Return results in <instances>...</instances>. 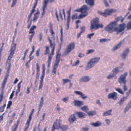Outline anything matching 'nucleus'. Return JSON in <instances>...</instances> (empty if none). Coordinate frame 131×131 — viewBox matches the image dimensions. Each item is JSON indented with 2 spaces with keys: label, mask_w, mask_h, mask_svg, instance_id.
<instances>
[{
  "label": "nucleus",
  "mask_w": 131,
  "mask_h": 131,
  "mask_svg": "<svg viewBox=\"0 0 131 131\" xmlns=\"http://www.w3.org/2000/svg\"><path fill=\"white\" fill-rule=\"evenodd\" d=\"M117 25L116 21L112 22L107 25L105 28L104 29L110 33H112L114 31L119 32L125 29L126 26L125 23L120 24L118 27H116Z\"/></svg>",
  "instance_id": "nucleus-1"
},
{
  "label": "nucleus",
  "mask_w": 131,
  "mask_h": 131,
  "mask_svg": "<svg viewBox=\"0 0 131 131\" xmlns=\"http://www.w3.org/2000/svg\"><path fill=\"white\" fill-rule=\"evenodd\" d=\"M99 19L97 18L94 19L91 23L90 29L96 30L99 28H102L103 26L102 24H99Z\"/></svg>",
  "instance_id": "nucleus-2"
},
{
  "label": "nucleus",
  "mask_w": 131,
  "mask_h": 131,
  "mask_svg": "<svg viewBox=\"0 0 131 131\" xmlns=\"http://www.w3.org/2000/svg\"><path fill=\"white\" fill-rule=\"evenodd\" d=\"M100 58L99 57H95L92 59L88 62L85 69L88 70L93 67L95 64L98 62Z\"/></svg>",
  "instance_id": "nucleus-3"
},
{
  "label": "nucleus",
  "mask_w": 131,
  "mask_h": 131,
  "mask_svg": "<svg viewBox=\"0 0 131 131\" xmlns=\"http://www.w3.org/2000/svg\"><path fill=\"white\" fill-rule=\"evenodd\" d=\"M59 50L60 49H59L58 51L56 52V60L53 68L52 72L54 74L56 73V69L58 67L60 59V54L59 52Z\"/></svg>",
  "instance_id": "nucleus-4"
},
{
  "label": "nucleus",
  "mask_w": 131,
  "mask_h": 131,
  "mask_svg": "<svg viewBox=\"0 0 131 131\" xmlns=\"http://www.w3.org/2000/svg\"><path fill=\"white\" fill-rule=\"evenodd\" d=\"M82 13H85V14H80L78 17L79 19H81L84 17L88 14L87 11L89 10L90 8L87 7L86 5H83L81 8Z\"/></svg>",
  "instance_id": "nucleus-5"
},
{
  "label": "nucleus",
  "mask_w": 131,
  "mask_h": 131,
  "mask_svg": "<svg viewBox=\"0 0 131 131\" xmlns=\"http://www.w3.org/2000/svg\"><path fill=\"white\" fill-rule=\"evenodd\" d=\"M16 43L14 44V40L12 41V45L11 46L10 49L9 51L10 53L9 55L8 56L7 59V62H8L10 61L11 58L13 57V54L14 53L15 51L16 50Z\"/></svg>",
  "instance_id": "nucleus-6"
},
{
  "label": "nucleus",
  "mask_w": 131,
  "mask_h": 131,
  "mask_svg": "<svg viewBox=\"0 0 131 131\" xmlns=\"http://www.w3.org/2000/svg\"><path fill=\"white\" fill-rule=\"evenodd\" d=\"M127 75V72H126L123 74H121L118 79V81L120 84L123 83L124 84H126L127 81L126 80V77Z\"/></svg>",
  "instance_id": "nucleus-7"
},
{
  "label": "nucleus",
  "mask_w": 131,
  "mask_h": 131,
  "mask_svg": "<svg viewBox=\"0 0 131 131\" xmlns=\"http://www.w3.org/2000/svg\"><path fill=\"white\" fill-rule=\"evenodd\" d=\"M58 119H56L55 122L52 125L51 131H54L55 129H58L60 128L61 126H60L61 124L60 123V119H59V121L58 122Z\"/></svg>",
  "instance_id": "nucleus-8"
},
{
  "label": "nucleus",
  "mask_w": 131,
  "mask_h": 131,
  "mask_svg": "<svg viewBox=\"0 0 131 131\" xmlns=\"http://www.w3.org/2000/svg\"><path fill=\"white\" fill-rule=\"evenodd\" d=\"M74 48V45L73 43L70 44L67 47V49L64 52V54L65 55L68 54Z\"/></svg>",
  "instance_id": "nucleus-9"
},
{
  "label": "nucleus",
  "mask_w": 131,
  "mask_h": 131,
  "mask_svg": "<svg viewBox=\"0 0 131 131\" xmlns=\"http://www.w3.org/2000/svg\"><path fill=\"white\" fill-rule=\"evenodd\" d=\"M91 79V77L88 75H84L79 80V81L81 82H88Z\"/></svg>",
  "instance_id": "nucleus-10"
},
{
  "label": "nucleus",
  "mask_w": 131,
  "mask_h": 131,
  "mask_svg": "<svg viewBox=\"0 0 131 131\" xmlns=\"http://www.w3.org/2000/svg\"><path fill=\"white\" fill-rule=\"evenodd\" d=\"M117 93L115 92L109 93L108 95V97L109 99H112L114 100H116L118 98Z\"/></svg>",
  "instance_id": "nucleus-11"
},
{
  "label": "nucleus",
  "mask_w": 131,
  "mask_h": 131,
  "mask_svg": "<svg viewBox=\"0 0 131 131\" xmlns=\"http://www.w3.org/2000/svg\"><path fill=\"white\" fill-rule=\"evenodd\" d=\"M129 51V49H127L124 50L121 55L122 59L125 60L126 59V57L128 55Z\"/></svg>",
  "instance_id": "nucleus-12"
},
{
  "label": "nucleus",
  "mask_w": 131,
  "mask_h": 131,
  "mask_svg": "<svg viewBox=\"0 0 131 131\" xmlns=\"http://www.w3.org/2000/svg\"><path fill=\"white\" fill-rule=\"evenodd\" d=\"M73 103L75 106L78 107L81 106L84 104V103L83 101L77 100L74 101Z\"/></svg>",
  "instance_id": "nucleus-13"
},
{
  "label": "nucleus",
  "mask_w": 131,
  "mask_h": 131,
  "mask_svg": "<svg viewBox=\"0 0 131 131\" xmlns=\"http://www.w3.org/2000/svg\"><path fill=\"white\" fill-rule=\"evenodd\" d=\"M116 11V9H107L105 10L106 16L110 15L112 13H114Z\"/></svg>",
  "instance_id": "nucleus-14"
},
{
  "label": "nucleus",
  "mask_w": 131,
  "mask_h": 131,
  "mask_svg": "<svg viewBox=\"0 0 131 131\" xmlns=\"http://www.w3.org/2000/svg\"><path fill=\"white\" fill-rule=\"evenodd\" d=\"M77 118L74 114L71 115L69 117V121L70 124H72L74 121H76Z\"/></svg>",
  "instance_id": "nucleus-15"
},
{
  "label": "nucleus",
  "mask_w": 131,
  "mask_h": 131,
  "mask_svg": "<svg viewBox=\"0 0 131 131\" xmlns=\"http://www.w3.org/2000/svg\"><path fill=\"white\" fill-rule=\"evenodd\" d=\"M74 92L76 94H77L79 95H80V97L83 99H85L87 97V96H85V94H83L82 92H81L78 91H74Z\"/></svg>",
  "instance_id": "nucleus-16"
},
{
  "label": "nucleus",
  "mask_w": 131,
  "mask_h": 131,
  "mask_svg": "<svg viewBox=\"0 0 131 131\" xmlns=\"http://www.w3.org/2000/svg\"><path fill=\"white\" fill-rule=\"evenodd\" d=\"M112 110L111 109L107 110L103 112V116H107L112 115Z\"/></svg>",
  "instance_id": "nucleus-17"
},
{
  "label": "nucleus",
  "mask_w": 131,
  "mask_h": 131,
  "mask_svg": "<svg viewBox=\"0 0 131 131\" xmlns=\"http://www.w3.org/2000/svg\"><path fill=\"white\" fill-rule=\"evenodd\" d=\"M43 103V97L42 96L41 98L40 101L38 105V111H40L41 109Z\"/></svg>",
  "instance_id": "nucleus-18"
},
{
  "label": "nucleus",
  "mask_w": 131,
  "mask_h": 131,
  "mask_svg": "<svg viewBox=\"0 0 131 131\" xmlns=\"http://www.w3.org/2000/svg\"><path fill=\"white\" fill-rule=\"evenodd\" d=\"M119 68L118 67H116L114 68L112 70L111 73L115 76L119 72Z\"/></svg>",
  "instance_id": "nucleus-19"
},
{
  "label": "nucleus",
  "mask_w": 131,
  "mask_h": 131,
  "mask_svg": "<svg viewBox=\"0 0 131 131\" xmlns=\"http://www.w3.org/2000/svg\"><path fill=\"white\" fill-rule=\"evenodd\" d=\"M127 99V97H123L118 102V103L120 106H121L123 104L124 102Z\"/></svg>",
  "instance_id": "nucleus-20"
},
{
  "label": "nucleus",
  "mask_w": 131,
  "mask_h": 131,
  "mask_svg": "<svg viewBox=\"0 0 131 131\" xmlns=\"http://www.w3.org/2000/svg\"><path fill=\"white\" fill-rule=\"evenodd\" d=\"M79 117L80 118H84L85 116V114L81 112H77L76 113Z\"/></svg>",
  "instance_id": "nucleus-21"
},
{
  "label": "nucleus",
  "mask_w": 131,
  "mask_h": 131,
  "mask_svg": "<svg viewBox=\"0 0 131 131\" xmlns=\"http://www.w3.org/2000/svg\"><path fill=\"white\" fill-rule=\"evenodd\" d=\"M85 3L90 6H93L94 4V0H85Z\"/></svg>",
  "instance_id": "nucleus-22"
},
{
  "label": "nucleus",
  "mask_w": 131,
  "mask_h": 131,
  "mask_svg": "<svg viewBox=\"0 0 131 131\" xmlns=\"http://www.w3.org/2000/svg\"><path fill=\"white\" fill-rule=\"evenodd\" d=\"M46 5V3L45 1V4L43 3V5L42 6V12L41 13V17H42L45 14V8L46 7H47Z\"/></svg>",
  "instance_id": "nucleus-23"
},
{
  "label": "nucleus",
  "mask_w": 131,
  "mask_h": 131,
  "mask_svg": "<svg viewBox=\"0 0 131 131\" xmlns=\"http://www.w3.org/2000/svg\"><path fill=\"white\" fill-rule=\"evenodd\" d=\"M91 124L94 127H98L101 125V123L99 121H97L95 123H91Z\"/></svg>",
  "instance_id": "nucleus-24"
},
{
  "label": "nucleus",
  "mask_w": 131,
  "mask_h": 131,
  "mask_svg": "<svg viewBox=\"0 0 131 131\" xmlns=\"http://www.w3.org/2000/svg\"><path fill=\"white\" fill-rule=\"evenodd\" d=\"M54 47L53 46L51 50V53L48 55V58L52 59V57L54 54Z\"/></svg>",
  "instance_id": "nucleus-25"
},
{
  "label": "nucleus",
  "mask_w": 131,
  "mask_h": 131,
  "mask_svg": "<svg viewBox=\"0 0 131 131\" xmlns=\"http://www.w3.org/2000/svg\"><path fill=\"white\" fill-rule=\"evenodd\" d=\"M39 11L38 10H37L36 13L34 14V18L33 19V20L34 21H36V20L38 18L39 16Z\"/></svg>",
  "instance_id": "nucleus-26"
},
{
  "label": "nucleus",
  "mask_w": 131,
  "mask_h": 131,
  "mask_svg": "<svg viewBox=\"0 0 131 131\" xmlns=\"http://www.w3.org/2000/svg\"><path fill=\"white\" fill-rule=\"evenodd\" d=\"M68 128V125H63L61 126L60 127V129L62 131H66L67 130Z\"/></svg>",
  "instance_id": "nucleus-27"
},
{
  "label": "nucleus",
  "mask_w": 131,
  "mask_h": 131,
  "mask_svg": "<svg viewBox=\"0 0 131 131\" xmlns=\"http://www.w3.org/2000/svg\"><path fill=\"white\" fill-rule=\"evenodd\" d=\"M121 42H120L118 45L114 46L112 49V50L114 51H115V50L121 47Z\"/></svg>",
  "instance_id": "nucleus-28"
},
{
  "label": "nucleus",
  "mask_w": 131,
  "mask_h": 131,
  "mask_svg": "<svg viewBox=\"0 0 131 131\" xmlns=\"http://www.w3.org/2000/svg\"><path fill=\"white\" fill-rule=\"evenodd\" d=\"M43 78L40 77V81L39 85L38 88V90H40L41 89L42 87V84L43 82Z\"/></svg>",
  "instance_id": "nucleus-29"
},
{
  "label": "nucleus",
  "mask_w": 131,
  "mask_h": 131,
  "mask_svg": "<svg viewBox=\"0 0 131 131\" xmlns=\"http://www.w3.org/2000/svg\"><path fill=\"white\" fill-rule=\"evenodd\" d=\"M10 61H9V62L8 63V67L7 69L6 73V74L5 76L7 77H8L9 76V70L10 69Z\"/></svg>",
  "instance_id": "nucleus-30"
},
{
  "label": "nucleus",
  "mask_w": 131,
  "mask_h": 131,
  "mask_svg": "<svg viewBox=\"0 0 131 131\" xmlns=\"http://www.w3.org/2000/svg\"><path fill=\"white\" fill-rule=\"evenodd\" d=\"M42 75L40 77L44 78V75L45 74V65L44 64H43L42 65Z\"/></svg>",
  "instance_id": "nucleus-31"
},
{
  "label": "nucleus",
  "mask_w": 131,
  "mask_h": 131,
  "mask_svg": "<svg viewBox=\"0 0 131 131\" xmlns=\"http://www.w3.org/2000/svg\"><path fill=\"white\" fill-rule=\"evenodd\" d=\"M127 29L128 30L131 29V20L130 21L128 22L127 24Z\"/></svg>",
  "instance_id": "nucleus-32"
},
{
  "label": "nucleus",
  "mask_w": 131,
  "mask_h": 131,
  "mask_svg": "<svg viewBox=\"0 0 131 131\" xmlns=\"http://www.w3.org/2000/svg\"><path fill=\"white\" fill-rule=\"evenodd\" d=\"M45 51L44 54L45 55H46L47 54H48L49 52V47L48 46H45Z\"/></svg>",
  "instance_id": "nucleus-33"
},
{
  "label": "nucleus",
  "mask_w": 131,
  "mask_h": 131,
  "mask_svg": "<svg viewBox=\"0 0 131 131\" xmlns=\"http://www.w3.org/2000/svg\"><path fill=\"white\" fill-rule=\"evenodd\" d=\"M81 109L83 111L86 112L89 110V108L87 106H84L81 108Z\"/></svg>",
  "instance_id": "nucleus-34"
},
{
  "label": "nucleus",
  "mask_w": 131,
  "mask_h": 131,
  "mask_svg": "<svg viewBox=\"0 0 131 131\" xmlns=\"http://www.w3.org/2000/svg\"><path fill=\"white\" fill-rule=\"evenodd\" d=\"M115 90L118 92L119 93L122 94H124V92L122 89L119 88H116L115 89Z\"/></svg>",
  "instance_id": "nucleus-35"
},
{
  "label": "nucleus",
  "mask_w": 131,
  "mask_h": 131,
  "mask_svg": "<svg viewBox=\"0 0 131 131\" xmlns=\"http://www.w3.org/2000/svg\"><path fill=\"white\" fill-rule=\"evenodd\" d=\"M87 113L90 115L92 116L96 114V113L95 111H89L87 112Z\"/></svg>",
  "instance_id": "nucleus-36"
},
{
  "label": "nucleus",
  "mask_w": 131,
  "mask_h": 131,
  "mask_svg": "<svg viewBox=\"0 0 131 131\" xmlns=\"http://www.w3.org/2000/svg\"><path fill=\"white\" fill-rule=\"evenodd\" d=\"M110 39H106L103 38L100 39L99 42L100 43H103V42H105L107 41H110Z\"/></svg>",
  "instance_id": "nucleus-37"
},
{
  "label": "nucleus",
  "mask_w": 131,
  "mask_h": 131,
  "mask_svg": "<svg viewBox=\"0 0 131 131\" xmlns=\"http://www.w3.org/2000/svg\"><path fill=\"white\" fill-rule=\"evenodd\" d=\"M114 77H115V76L114 75L112 74L111 73L108 75L107 77V79H109L112 78Z\"/></svg>",
  "instance_id": "nucleus-38"
},
{
  "label": "nucleus",
  "mask_w": 131,
  "mask_h": 131,
  "mask_svg": "<svg viewBox=\"0 0 131 131\" xmlns=\"http://www.w3.org/2000/svg\"><path fill=\"white\" fill-rule=\"evenodd\" d=\"M62 80L63 81V84H64L68 82H70L71 80L69 79H63Z\"/></svg>",
  "instance_id": "nucleus-39"
},
{
  "label": "nucleus",
  "mask_w": 131,
  "mask_h": 131,
  "mask_svg": "<svg viewBox=\"0 0 131 131\" xmlns=\"http://www.w3.org/2000/svg\"><path fill=\"white\" fill-rule=\"evenodd\" d=\"M31 119V117L29 116L28 118L27 119L26 124L29 125Z\"/></svg>",
  "instance_id": "nucleus-40"
},
{
  "label": "nucleus",
  "mask_w": 131,
  "mask_h": 131,
  "mask_svg": "<svg viewBox=\"0 0 131 131\" xmlns=\"http://www.w3.org/2000/svg\"><path fill=\"white\" fill-rule=\"evenodd\" d=\"M12 102L11 101H9L8 102V104H7L6 108L7 109H8V108H9L10 107V106L12 105Z\"/></svg>",
  "instance_id": "nucleus-41"
},
{
  "label": "nucleus",
  "mask_w": 131,
  "mask_h": 131,
  "mask_svg": "<svg viewBox=\"0 0 131 131\" xmlns=\"http://www.w3.org/2000/svg\"><path fill=\"white\" fill-rule=\"evenodd\" d=\"M95 51V50L93 49H90L87 50V52L86 54H88L89 53H91Z\"/></svg>",
  "instance_id": "nucleus-42"
},
{
  "label": "nucleus",
  "mask_w": 131,
  "mask_h": 131,
  "mask_svg": "<svg viewBox=\"0 0 131 131\" xmlns=\"http://www.w3.org/2000/svg\"><path fill=\"white\" fill-rule=\"evenodd\" d=\"M17 1V0H13L12 3L11 5L12 7H13L15 6Z\"/></svg>",
  "instance_id": "nucleus-43"
},
{
  "label": "nucleus",
  "mask_w": 131,
  "mask_h": 131,
  "mask_svg": "<svg viewBox=\"0 0 131 131\" xmlns=\"http://www.w3.org/2000/svg\"><path fill=\"white\" fill-rule=\"evenodd\" d=\"M106 123L107 124L109 125L111 123L110 120L108 119H106L105 120Z\"/></svg>",
  "instance_id": "nucleus-44"
},
{
  "label": "nucleus",
  "mask_w": 131,
  "mask_h": 131,
  "mask_svg": "<svg viewBox=\"0 0 131 131\" xmlns=\"http://www.w3.org/2000/svg\"><path fill=\"white\" fill-rule=\"evenodd\" d=\"M78 17V15L77 14H75L73 15L72 17V19H77Z\"/></svg>",
  "instance_id": "nucleus-45"
},
{
  "label": "nucleus",
  "mask_w": 131,
  "mask_h": 131,
  "mask_svg": "<svg viewBox=\"0 0 131 131\" xmlns=\"http://www.w3.org/2000/svg\"><path fill=\"white\" fill-rule=\"evenodd\" d=\"M130 107L131 106H130L128 104L125 108V110L124 111V112H126L129 109Z\"/></svg>",
  "instance_id": "nucleus-46"
},
{
  "label": "nucleus",
  "mask_w": 131,
  "mask_h": 131,
  "mask_svg": "<svg viewBox=\"0 0 131 131\" xmlns=\"http://www.w3.org/2000/svg\"><path fill=\"white\" fill-rule=\"evenodd\" d=\"M81 32H82L83 33L84 31H85V27L84 26L81 27H80Z\"/></svg>",
  "instance_id": "nucleus-47"
},
{
  "label": "nucleus",
  "mask_w": 131,
  "mask_h": 131,
  "mask_svg": "<svg viewBox=\"0 0 131 131\" xmlns=\"http://www.w3.org/2000/svg\"><path fill=\"white\" fill-rule=\"evenodd\" d=\"M51 59L48 58V61H47V66L48 67H49L50 66V62L51 61Z\"/></svg>",
  "instance_id": "nucleus-48"
},
{
  "label": "nucleus",
  "mask_w": 131,
  "mask_h": 131,
  "mask_svg": "<svg viewBox=\"0 0 131 131\" xmlns=\"http://www.w3.org/2000/svg\"><path fill=\"white\" fill-rule=\"evenodd\" d=\"M36 69H37V72H39L40 70V68L38 66V63H37L36 64Z\"/></svg>",
  "instance_id": "nucleus-49"
},
{
  "label": "nucleus",
  "mask_w": 131,
  "mask_h": 131,
  "mask_svg": "<svg viewBox=\"0 0 131 131\" xmlns=\"http://www.w3.org/2000/svg\"><path fill=\"white\" fill-rule=\"evenodd\" d=\"M94 35V33H92L90 34H88L87 35V37L89 38L90 39L92 36H93Z\"/></svg>",
  "instance_id": "nucleus-50"
},
{
  "label": "nucleus",
  "mask_w": 131,
  "mask_h": 131,
  "mask_svg": "<svg viewBox=\"0 0 131 131\" xmlns=\"http://www.w3.org/2000/svg\"><path fill=\"white\" fill-rule=\"evenodd\" d=\"M131 92V88H130V89L128 90V92H127L126 93V97H127L129 95V94L130 93V92Z\"/></svg>",
  "instance_id": "nucleus-51"
},
{
  "label": "nucleus",
  "mask_w": 131,
  "mask_h": 131,
  "mask_svg": "<svg viewBox=\"0 0 131 131\" xmlns=\"http://www.w3.org/2000/svg\"><path fill=\"white\" fill-rule=\"evenodd\" d=\"M89 128H88L83 127L81 129V131H88Z\"/></svg>",
  "instance_id": "nucleus-52"
},
{
  "label": "nucleus",
  "mask_w": 131,
  "mask_h": 131,
  "mask_svg": "<svg viewBox=\"0 0 131 131\" xmlns=\"http://www.w3.org/2000/svg\"><path fill=\"white\" fill-rule=\"evenodd\" d=\"M98 13L101 15H103L105 17L106 16L105 12H101L99 11L98 12Z\"/></svg>",
  "instance_id": "nucleus-53"
},
{
  "label": "nucleus",
  "mask_w": 131,
  "mask_h": 131,
  "mask_svg": "<svg viewBox=\"0 0 131 131\" xmlns=\"http://www.w3.org/2000/svg\"><path fill=\"white\" fill-rule=\"evenodd\" d=\"M36 26L35 25L32 26L31 27V28L30 29V30H34L36 29Z\"/></svg>",
  "instance_id": "nucleus-54"
},
{
  "label": "nucleus",
  "mask_w": 131,
  "mask_h": 131,
  "mask_svg": "<svg viewBox=\"0 0 131 131\" xmlns=\"http://www.w3.org/2000/svg\"><path fill=\"white\" fill-rule=\"evenodd\" d=\"M34 34H31L29 36V39L30 42H31L32 41V38Z\"/></svg>",
  "instance_id": "nucleus-55"
},
{
  "label": "nucleus",
  "mask_w": 131,
  "mask_h": 131,
  "mask_svg": "<svg viewBox=\"0 0 131 131\" xmlns=\"http://www.w3.org/2000/svg\"><path fill=\"white\" fill-rule=\"evenodd\" d=\"M62 100L63 101L66 103L68 100V98L67 97L64 98L62 99Z\"/></svg>",
  "instance_id": "nucleus-56"
},
{
  "label": "nucleus",
  "mask_w": 131,
  "mask_h": 131,
  "mask_svg": "<svg viewBox=\"0 0 131 131\" xmlns=\"http://www.w3.org/2000/svg\"><path fill=\"white\" fill-rule=\"evenodd\" d=\"M40 73L39 72H37L36 75L35 79H38L39 78V75Z\"/></svg>",
  "instance_id": "nucleus-57"
},
{
  "label": "nucleus",
  "mask_w": 131,
  "mask_h": 131,
  "mask_svg": "<svg viewBox=\"0 0 131 131\" xmlns=\"http://www.w3.org/2000/svg\"><path fill=\"white\" fill-rule=\"evenodd\" d=\"M125 84H124L123 86V90L124 91H126L127 89V88Z\"/></svg>",
  "instance_id": "nucleus-58"
},
{
  "label": "nucleus",
  "mask_w": 131,
  "mask_h": 131,
  "mask_svg": "<svg viewBox=\"0 0 131 131\" xmlns=\"http://www.w3.org/2000/svg\"><path fill=\"white\" fill-rule=\"evenodd\" d=\"M42 33H40L39 35V40L41 41V40L42 38Z\"/></svg>",
  "instance_id": "nucleus-59"
},
{
  "label": "nucleus",
  "mask_w": 131,
  "mask_h": 131,
  "mask_svg": "<svg viewBox=\"0 0 131 131\" xmlns=\"http://www.w3.org/2000/svg\"><path fill=\"white\" fill-rule=\"evenodd\" d=\"M6 81L5 80H4L3 82L2 83V87L3 88H4L5 86V84Z\"/></svg>",
  "instance_id": "nucleus-60"
},
{
  "label": "nucleus",
  "mask_w": 131,
  "mask_h": 131,
  "mask_svg": "<svg viewBox=\"0 0 131 131\" xmlns=\"http://www.w3.org/2000/svg\"><path fill=\"white\" fill-rule=\"evenodd\" d=\"M29 126V125L25 124V126L24 128V131H27V129Z\"/></svg>",
  "instance_id": "nucleus-61"
},
{
  "label": "nucleus",
  "mask_w": 131,
  "mask_h": 131,
  "mask_svg": "<svg viewBox=\"0 0 131 131\" xmlns=\"http://www.w3.org/2000/svg\"><path fill=\"white\" fill-rule=\"evenodd\" d=\"M35 33L34 30H31L29 29V34H34Z\"/></svg>",
  "instance_id": "nucleus-62"
},
{
  "label": "nucleus",
  "mask_w": 131,
  "mask_h": 131,
  "mask_svg": "<svg viewBox=\"0 0 131 131\" xmlns=\"http://www.w3.org/2000/svg\"><path fill=\"white\" fill-rule=\"evenodd\" d=\"M96 103L97 104H98L100 106H101V104L100 102V100H97Z\"/></svg>",
  "instance_id": "nucleus-63"
},
{
  "label": "nucleus",
  "mask_w": 131,
  "mask_h": 131,
  "mask_svg": "<svg viewBox=\"0 0 131 131\" xmlns=\"http://www.w3.org/2000/svg\"><path fill=\"white\" fill-rule=\"evenodd\" d=\"M125 131H131V126L128 127Z\"/></svg>",
  "instance_id": "nucleus-64"
}]
</instances>
